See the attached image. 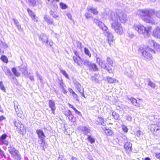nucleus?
Masks as SVG:
<instances>
[{"instance_id":"5701e85b","label":"nucleus","mask_w":160,"mask_h":160,"mask_svg":"<svg viewBox=\"0 0 160 160\" xmlns=\"http://www.w3.org/2000/svg\"><path fill=\"white\" fill-rule=\"evenodd\" d=\"M73 58L75 62H76L78 65L81 66L82 64V60L81 59L80 57H79V58H78L77 57L74 56Z\"/></svg>"},{"instance_id":"72a5a7b5","label":"nucleus","mask_w":160,"mask_h":160,"mask_svg":"<svg viewBox=\"0 0 160 160\" xmlns=\"http://www.w3.org/2000/svg\"><path fill=\"white\" fill-rule=\"evenodd\" d=\"M12 71L16 76L18 77L20 76V73L17 72L16 69L15 68H13L12 69Z\"/></svg>"},{"instance_id":"a211bd4d","label":"nucleus","mask_w":160,"mask_h":160,"mask_svg":"<svg viewBox=\"0 0 160 160\" xmlns=\"http://www.w3.org/2000/svg\"><path fill=\"white\" fill-rule=\"evenodd\" d=\"M38 143L41 145L42 149L44 150L45 147L47 146V143L45 141V138H38Z\"/></svg>"},{"instance_id":"37998d69","label":"nucleus","mask_w":160,"mask_h":160,"mask_svg":"<svg viewBox=\"0 0 160 160\" xmlns=\"http://www.w3.org/2000/svg\"><path fill=\"white\" fill-rule=\"evenodd\" d=\"M84 52L85 54L88 55L89 57H90L91 56V54L90 52L88 49L86 48H84Z\"/></svg>"},{"instance_id":"09e8293b","label":"nucleus","mask_w":160,"mask_h":160,"mask_svg":"<svg viewBox=\"0 0 160 160\" xmlns=\"http://www.w3.org/2000/svg\"><path fill=\"white\" fill-rule=\"evenodd\" d=\"M154 48L157 52L160 53V45L159 44L157 43L156 44Z\"/></svg>"},{"instance_id":"b1692460","label":"nucleus","mask_w":160,"mask_h":160,"mask_svg":"<svg viewBox=\"0 0 160 160\" xmlns=\"http://www.w3.org/2000/svg\"><path fill=\"white\" fill-rule=\"evenodd\" d=\"M44 20L46 21L47 23L49 24H53V20L52 18L48 17L47 16H45L44 17Z\"/></svg>"},{"instance_id":"412c9836","label":"nucleus","mask_w":160,"mask_h":160,"mask_svg":"<svg viewBox=\"0 0 160 160\" xmlns=\"http://www.w3.org/2000/svg\"><path fill=\"white\" fill-rule=\"evenodd\" d=\"M125 148L128 152H131L132 150V144L127 142L124 144Z\"/></svg>"},{"instance_id":"052dcab7","label":"nucleus","mask_w":160,"mask_h":160,"mask_svg":"<svg viewBox=\"0 0 160 160\" xmlns=\"http://www.w3.org/2000/svg\"><path fill=\"white\" fill-rule=\"evenodd\" d=\"M102 60L99 57H97L96 59V62L98 64H99L102 61Z\"/></svg>"},{"instance_id":"473e14b6","label":"nucleus","mask_w":160,"mask_h":160,"mask_svg":"<svg viewBox=\"0 0 160 160\" xmlns=\"http://www.w3.org/2000/svg\"><path fill=\"white\" fill-rule=\"evenodd\" d=\"M82 61L84 65L87 66L88 67L90 65V64L91 63V62H90L88 60L86 59H82Z\"/></svg>"},{"instance_id":"f8f14e48","label":"nucleus","mask_w":160,"mask_h":160,"mask_svg":"<svg viewBox=\"0 0 160 160\" xmlns=\"http://www.w3.org/2000/svg\"><path fill=\"white\" fill-rule=\"evenodd\" d=\"M16 102L14 101V108L15 110V111L16 112V113L18 115V116L21 118H22L23 117V113L21 109L18 108V106H16L15 104V102Z\"/></svg>"},{"instance_id":"f03ea898","label":"nucleus","mask_w":160,"mask_h":160,"mask_svg":"<svg viewBox=\"0 0 160 160\" xmlns=\"http://www.w3.org/2000/svg\"><path fill=\"white\" fill-rule=\"evenodd\" d=\"M108 15L110 20L112 21H117L119 20L122 23H124L127 20L126 14L120 10H117L115 13L112 11H109Z\"/></svg>"},{"instance_id":"e2e57ef3","label":"nucleus","mask_w":160,"mask_h":160,"mask_svg":"<svg viewBox=\"0 0 160 160\" xmlns=\"http://www.w3.org/2000/svg\"><path fill=\"white\" fill-rule=\"evenodd\" d=\"M122 129L123 131L125 132H127L128 131V129L127 127L125 125H123L122 126Z\"/></svg>"},{"instance_id":"2f4dec72","label":"nucleus","mask_w":160,"mask_h":160,"mask_svg":"<svg viewBox=\"0 0 160 160\" xmlns=\"http://www.w3.org/2000/svg\"><path fill=\"white\" fill-rule=\"evenodd\" d=\"M130 100L133 105L135 106H138L139 104L137 100L136 99L134 98H131L130 99Z\"/></svg>"},{"instance_id":"e433bc0d","label":"nucleus","mask_w":160,"mask_h":160,"mask_svg":"<svg viewBox=\"0 0 160 160\" xmlns=\"http://www.w3.org/2000/svg\"><path fill=\"white\" fill-rule=\"evenodd\" d=\"M148 43L150 46L153 47L154 48L155 47V46H156V44L157 43L156 42H154V40H149L148 41Z\"/></svg>"},{"instance_id":"c85d7f7f","label":"nucleus","mask_w":160,"mask_h":160,"mask_svg":"<svg viewBox=\"0 0 160 160\" xmlns=\"http://www.w3.org/2000/svg\"><path fill=\"white\" fill-rule=\"evenodd\" d=\"M68 105L70 108H72L74 110L76 114H77L79 116L81 115L82 114L80 112L78 111L75 108H74L72 105L70 103H68Z\"/></svg>"},{"instance_id":"774afa93","label":"nucleus","mask_w":160,"mask_h":160,"mask_svg":"<svg viewBox=\"0 0 160 160\" xmlns=\"http://www.w3.org/2000/svg\"><path fill=\"white\" fill-rule=\"evenodd\" d=\"M156 17L158 18H160V11L157 12L155 13Z\"/></svg>"},{"instance_id":"f257e3e1","label":"nucleus","mask_w":160,"mask_h":160,"mask_svg":"<svg viewBox=\"0 0 160 160\" xmlns=\"http://www.w3.org/2000/svg\"><path fill=\"white\" fill-rule=\"evenodd\" d=\"M154 13V10L149 8L139 9L137 12V14L145 22L154 24L156 22L152 19L151 16Z\"/></svg>"},{"instance_id":"6e6d98bb","label":"nucleus","mask_w":160,"mask_h":160,"mask_svg":"<svg viewBox=\"0 0 160 160\" xmlns=\"http://www.w3.org/2000/svg\"><path fill=\"white\" fill-rule=\"evenodd\" d=\"M74 83L77 89L81 86L80 83L76 81L75 82H74Z\"/></svg>"},{"instance_id":"a19ab883","label":"nucleus","mask_w":160,"mask_h":160,"mask_svg":"<svg viewBox=\"0 0 160 160\" xmlns=\"http://www.w3.org/2000/svg\"><path fill=\"white\" fill-rule=\"evenodd\" d=\"M112 115L114 118L116 120H118L119 117V115L115 112H112Z\"/></svg>"},{"instance_id":"cd10ccee","label":"nucleus","mask_w":160,"mask_h":160,"mask_svg":"<svg viewBox=\"0 0 160 160\" xmlns=\"http://www.w3.org/2000/svg\"><path fill=\"white\" fill-rule=\"evenodd\" d=\"M103 130L105 131V133L108 136H111L113 134V132L112 130L107 129L106 128H104Z\"/></svg>"},{"instance_id":"423d86ee","label":"nucleus","mask_w":160,"mask_h":160,"mask_svg":"<svg viewBox=\"0 0 160 160\" xmlns=\"http://www.w3.org/2000/svg\"><path fill=\"white\" fill-rule=\"evenodd\" d=\"M111 23V27L118 33L121 34L123 32V29L120 23L117 21H113Z\"/></svg>"},{"instance_id":"0e129e2a","label":"nucleus","mask_w":160,"mask_h":160,"mask_svg":"<svg viewBox=\"0 0 160 160\" xmlns=\"http://www.w3.org/2000/svg\"><path fill=\"white\" fill-rule=\"evenodd\" d=\"M77 90L80 93L84 92L83 88L82 86L78 88Z\"/></svg>"},{"instance_id":"5fc2aeb1","label":"nucleus","mask_w":160,"mask_h":160,"mask_svg":"<svg viewBox=\"0 0 160 160\" xmlns=\"http://www.w3.org/2000/svg\"><path fill=\"white\" fill-rule=\"evenodd\" d=\"M60 5L61 7V8L62 9H65L67 8V5L62 3H60Z\"/></svg>"},{"instance_id":"9d476101","label":"nucleus","mask_w":160,"mask_h":160,"mask_svg":"<svg viewBox=\"0 0 160 160\" xmlns=\"http://www.w3.org/2000/svg\"><path fill=\"white\" fill-rule=\"evenodd\" d=\"M151 130L153 131L154 134L158 136L160 134V126L157 125H154L152 126Z\"/></svg>"},{"instance_id":"8fccbe9b","label":"nucleus","mask_w":160,"mask_h":160,"mask_svg":"<svg viewBox=\"0 0 160 160\" xmlns=\"http://www.w3.org/2000/svg\"><path fill=\"white\" fill-rule=\"evenodd\" d=\"M71 112L69 110L65 111L64 113L65 115L67 117H68L71 114Z\"/></svg>"},{"instance_id":"c03bdc74","label":"nucleus","mask_w":160,"mask_h":160,"mask_svg":"<svg viewBox=\"0 0 160 160\" xmlns=\"http://www.w3.org/2000/svg\"><path fill=\"white\" fill-rule=\"evenodd\" d=\"M60 72L65 77L68 79L69 77L68 74L66 73L65 71L64 70H62L60 69Z\"/></svg>"},{"instance_id":"ddd939ff","label":"nucleus","mask_w":160,"mask_h":160,"mask_svg":"<svg viewBox=\"0 0 160 160\" xmlns=\"http://www.w3.org/2000/svg\"><path fill=\"white\" fill-rule=\"evenodd\" d=\"M2 69L5 72V74L8 76V77L12 78L13 79L14 78L13 74L11 72L10 69L7 67L4 66Z\"/></svg>"},{"instance_id":"7ed1b4c3","label":"nucleus","mask_w":160,"mask_h":160,"mask_svg":"<svg viewBox=\"0 0 160 160\" xmlns=\"http://www.w3.org/2000/svg\"><path fill=\"white\" fill-rule=\"evenodd\" d=\"M9 146L8 151L12 157L15 160H21L22 158L18 151L12 145L10 144Z\"/></svg>"},{"instance_id":"ea45409f","label":"nucleus","mask_w":160,"mask_h":160,"mask_svg":"<svg viewBox=\"0 0 160 160\" xmlns=\"http://www.w3.org/2000/svg\"><path fill=\"white\" fill-rule=\"evenodd\" d=\"M152 29V27L151 26H149L147 27V28H145V31L146 32H147V35H144V37H148L149 36V32Z\"/></svg>"},{"instance_id":"c756f323","label":"nucleus","mask_w":160,"mask_h":160,"mask_svg":"<svg viewBox=\"0 0 160 160\" xmlns=\"http://www.w3.org/2000/svg\"><path fill=\"white\" fill-rule=\"evenodd\" d=\"M147 81L148 82V85L150 86V87L152 88H155V84L153 82L151 81L150 80V79H148Z\"/></svg>"},{"instance_id":"f3484780","label":"nucleus","mask_w":160,"mask_h":160,"mask_svg":"<svg viewBox=\"0 0 160 160\" xmlns=\"http://www.w3.org/2000/svg\"><path fill=\"white\" fill-rule=\"evenodd\" d=\"M13 123L19 130L22 131V128H23V126L21 122L18 121H13Z\"/></svg>"},{"instance_id":"603ef678","label":"nucleus","mask_w":160,"mask_h":160,"mask_svg":"<svg viewBox=\"0 0 160 160\" xmlns=\"http://www.w3.org/2000/svg\"><path fill=\"white\" fill-rule=\"evenodd\" d=\"M126 120L129 121H131L132 120V117L129 114H127L125 116Z\"/></svg>"},{"instance_id":"4c0bfd02","label":"nucleus","mask_w":160,"mask_h":160,"mask_svg":"<svg viewBox=\"0 0 160 160\" xmlns=\"http://www.w3.org/2000/svg\"><path fill=\"white\" fill-rule=\"evenodd\" d=\"M88 11L91 12L93 13L94 14L97 15L98 14V12L97 9L94 8H91Z\"/></svg>"},{"instance_id":"1a4fd4ad","label":"nucleus","mask_w":160,"mask_h":160,"mask_svg":"<svg viewBox=\"0 0 160 160\" xmlns=\"http://www.w3.org/2000/svg\"><path fill=\"white\" fill-rule=\"evenodd\" d=\"M93 21L96 24L98 25L102 30L106 31L107 29V27L103 23L99 21L97 19L94 18Z\"/></svg>"},{"instance_id":"13d9d810","label":"nucleus","mask_w":160,"mask_h":160,"mask_svg":"<svg viewBox=\"0 0 160 160\" xmlns=\"http://www.w3.org/2000/svg\"><path fill=\"white\" fill-rule=\"evenodd\" d=\"M0 154L2 157H3L4 158H6V156L5 155L4 152L1 150L0 151Z\"/></svg>"},{"instance_id":"58836bf2","label":"nucleus","mask_w":160,"mask_h":160,"mask_svg":"<svg viewBox=\"0 0 160 160\" xmlns=\"http://www.w3.org/2000/svg\"><path fill=\"white\" fill-rule=\"evenodd\" d=\"M68 118L69 120L71 122H74L76 121L75 118L74 117V116L72 114L70 115L68 117Z\"/></svg>"},{"instance_id":"3c124183","label":"nucleus","mask_w":160,"mask_h":160,"mask_svg":"<svg viewBox=\"0 0 160 160\" xmlns=\"http://www.w3.org/2000/svg\"><path fill=\"white\" fill-rule=\"evenodd\" d=\"M36 76L37 78H38L40 80L41 82L42 83L43 79L42 78V77L39 74L38 72H36Z\"/></svg>"},{"instance_id":"bf43d9fd","label":"nucleus","mask_w":160,"mask_h":160,"mask_svg":"<svg viewBox=\"0 0 160 160\" xmlns=\"http://www.w3.org/2000/svg\"><path fill=\"white\" fill-rule=\"evenodd\" d=\"M77 48H81L82 47V43L81 42L79 41H77L76 42Z\"/></svg>"},{"instance_id":"39448f33","label":"nucleus","mask_w":160,"mask_h":160,"mask_svg":"<svg viewBox=\"0 0 160 160\" xmlns=\"http://www.w3.org/2000/svg\"><path fill=\"white\" fill-rule=\"evenodd\" d=\"M38 37L39 40L47 46H49L51 47L53 45V42L51 41L48 40V37L46 34L42 33L39 35Z\"/></svg>"},{"instance_id":"680f3d73","label":"nucleus","mask_w":160,"mask_h":160,"mask_svg":"<svg viewBox=\"0 0 160 160\" xmlns=\"http://www.w3.org/2000/svg\"><path fill=\"white\" fill-rule=\"evenodd\" d=\"M85 16L86 18L88 19L91 17V15L88 12H86L85 14Z\"/></svg>"},{"instance_id":"864d4df0","label":"nucleus","mask_w":160,"mask_h":160,"mask_svg":"<svg viewBox=\"0 0 160 160\" xmlns=\"http://www.w3.org/2000/svg\"><path fill=\"white\" fill-rule=\"evenodd\" d=\"M99 66H100L102 68H104L105 66L107 65L104 62H103V61L101 62L99 64H98Z\"/></svg>"},{"instance_id":"a878e982","label":"nucleus","mask_w":160,"mask_h":160,"mask_svg":"<svg viewBox=\"0 0 160 160\" xmlns=\"http://www.w3.org/2000/svg\"><path fill=\"white\" fill-rule=\"evenodd\" d=\"M50 15L53 18L58 19L59 16L58 15H57V13L56 12H54L52 10H51L49 12Z\"/></svg>"},{"instance_id":"20e7f679","label":"nucleus","mask_w":160,"mask_h":160,"mask_svg":"<svg viewBox=\"0 0 160 160\" xmlns=\"http://www.w3.org/2000/svg\"><path fill=\"white\" fill-rule=\"evenodd\" d=\"M150 46H148L147 47L145 50L142 51L140 50V51L141 52L143 56L146 59L148 60H151L152 58V55L148 52V51H150L153 53H155V51L152 48H151Z\"/></svg>"},{"instance_id":"c9c22d12","label":"nucleus","mask_w":160,"mask_h":160,"mask_svg":"<svg viewBox=\"0 0 160 160\" xmlns=\"http://www.w3.org/2000/svg\"><path fill=\"white\" fill-rule=\"evenodd\" d=\"M107 80L108 83H112L115 82L116 80L113 78L111 77H108L107 78Z\"/></svg>"},{"instance_id":"393cba45","label":"nucleus","mask_w":160,"mask_h":160,"mask_svg":"<svg viewBox=\"0 0 160 160\" xmlns=\"http://www.w3.org/2000/svg\"><path fill=\"white\" fill-rule=\"evenodd\" d=\"M48 105L51 109H54V108H56L55 102L53 100H50L49 101Z\"/></svg>"},{"instance_id":"338daca9","label":"nucleus","mask_w":160,"mask_h":160,"mask_svg":"<svg viewBox=\"0 0 160 160\" xmlns=\"http://www.w3.org/2000/svg\"><path fill=\"white\" fill-rule=\"evenodd\" d=\"M28 1L33 6L35 4L36 2L35 0H28Z\"/></svg>"},{"instance_id":"4468645a","label":"nucleus","mask_w":160,"mask_h":160,"mask_svg":"<svg viewBox=\"0 0 160 160\" xmlns=\"http://www.w3.org/2000/svg\"><path fill=\"white\" fill-rule=\"evenodd\" d=\"M105 35L108 38V42L110 46L112 44L113 40V37L112 34L109 31H107Z\"/></svg>"},{"instance_id":"4be33fe9","label":"nucleus","mask_w":160,"mask_h":160,"mask_svg":"<svg viewBox=\"0 0 160 160\" xmlns=\"http://www.w3.org/2000/svg\"><path fill=\"white\" fill-rule=\"evenodd\" d=\"M89 67L90 70L93 71H98L99 70L97 65L95 64L92 62Z\"/></svg>"},{"instance_id":"aec40b11","label":"nucleus","mask_w":160,"mask_h":160,"mask_svg":"<svg viewBox=\"0 0 160 160\" xmlns=\"http://www.w3.org/2000/svg\"><path fill=\"white\" fill-rule=\"evenodd\" d=\"M37 134L38 138H45L46 136L43 131L40 129H37L36 131Z\"/></svg>"},{"instance_id":"bb28decb","label":"nucleus","mask_w":160,"mask_h":160,"mask_svg":"<svg viewBox=\"0 0 160 160\" xmlns=\"http://www.w3.org/2000/svg\"><path fill=\"white\" fill-rule=\"evenodd\" d=\"M104 119L101 117H98V120L95 121V123L97 125L103 124L104 123Z\"/></svg>"},{"instance_id":"6e6552de","label":"nucleus","mask_w":160,"mask_h":160,"mask_svg":"<svg viewBox=\"0 0 160 160\" xmlns=\"http://www.w3.org/2000/svg\"><path fill=\"white\" fill-rule=\"evenodd\" d=\"M7 137V135L5 133L3 134L1 136H0V145L4 144L6 146L8 145V141L5 140Z\"/></svg>"},{"instance_id":"4d7b16f0","label":"nucleus","mask_w":160,"mask_h":160,"mask_svg":"<svg viewBox=\"0 0 160 160\" xmlns=\"http://www.w3.org/2000/svg\"><path fill=\"white\" fill-rule=\"evenodd\" d=\"M0 88L2 90L5 91V89L2 82H0Z\"/></svg>"},{"instance_id":"7c9ffc66","label":"nucleus","mask_w":160,"mask_h":160,"mask_svg":"<svg viewBox=\"0 0 160 160\" xmlns=\"http://www.w3.org/2000/svg\"><path fill=\"white\" fill-rule=\"evenodd\" d=\"M107 63L108 65L113 66V60L110 57H108L107 59Z\"/></svg>"},{"instance_id":"dca6fc26","label":"nucleus","mask_w":160,"mask_h":160,"mask_svg":"<svg viewBox=\"0 0 160 160\" xmlns=\"http://www.w3.org/2000/svg\"><path fill=\"white\" fill-rule=\"evenodd\" d=\"M78 129L83 132L85 135H87L90 132V129L86 127L80 126L78 127Z\"/></svg>"},{"instance_id":"9b49d317","label":"nucleus","mask_w":160,"mask_h":160,"mask_svg":"<svg viewBox=\"0 0 160 160\" xmlns=\"http://www.w3.org/2000/svg\"><path fill=\"white\" fill-rule=\"evenodd\" d=\"M152 35L155 38L160 39V27H157L154 29Z\"/></svg>"},{"instance_id":"2eb2a0df","label":"nucleus","mask_w":160,"mask_h":160,"mask_svg":"<svg viewBox=\"0 0 160 160\" xmlns=\"http://www.w3.org/2000/svg\"><path fill=\"white\" fill-rule=\"evenodd\" d=\"M19 70L21 71L22 73L24 75L28 73V70L27 68V65L25 64H23L21 66L18 67Z\"/></svg>"},{"instance_id":"f704fd0d","label":"nucleus","mask_w":160,"mask_h":160,"mask_svg":"<svg viewBox=\"0 0 160 160\" xmlns=\"http://www.w3.org/2000/svg\"><path fill=\"white\" fill-rule=\"evenodd\" d=\"M105 70H107L108 72L110 73H113V70L112 68H111L109 66L106 65L104 68Z\"/></svg>"},{"instance_id":"79ce46f5","label":"nucleus","mask_w":160,"mask_h":160,"mask_svg":"<svg viewBox=\"0 0 160 160\" xmlns=\"http://www.w3.org/2000/svg\"><path fill=\"white\" fill-rule=\"evenodd\" d=\"M12 20L14 21L15 24L17 26L18 28V29L20 28H21V25L19 24L18 21L14 18H13Z\"/></svg>"},{"instance_id":"69168bd1","label":"nucleus","mask_w":160,"mask_h":160,"mask_svg":"<svg viewBox=\"0 0 160 160\" xmlns=\"http://www.w3.org/2000/svg\"><path fill=\"white\" fill-rule=\"evenodd\" d=\"M154 155L157 158L160 159V153H154Z\"/></svg>"},{"instance_id":"49530a36","label":"nucleus","mask_w":160,"mask_h":160,"mask_svg":"<svg viewBox=\"0 0 160 160\" xmlns=\"http://www.w3.org/2000/svg\"><path fill=\"white\" fill-rule=\"evenodd\" d=\"M88 140L90 142V143L92 144L95 142V140L94 138H92L91 136L88 135V137L87 138Z\"/></svg>"},{"instance_id":"a18cd8bd","label":"nucleus","mask_w":160,"mask_h":160,"mask_svg":"<svg viewBox=\"0 0 160 160\" xmlns=\"http://www.w3.org/2000/svg\"><path fill=\"white\" fill-rule=\"evenodd\" d=\"M1 60H2L3 62H6V63H7L8 62V59L5 56H2L1 57Z\"/></svg>"},{"instance_id":"0eeeda50","label":"nucleus","mask_w":160,"mask_h":160,"mask_svg":"<svg viewBox=\"0 0 160 160\" xmlns=\"http://www.w3.org/2000/svg\"><path fill=\"white\" fill-rule=\"evenodd\" d=\"M133 30L136 31L139 34H142L147 35V32L145 31V28L143 26L140 24H135L133 27Z\"/></svg>"},{"instance_id":"de8ad7c7","label":"nucleus","mask_w":160,"mask_h":160,"mask_svg":"<svg viewBox=\"0 0 160 160\" xmlns=\"http://www.w3.org/2000/svg\"><path fill=\"white\" fill-rule=\"evenodd\" d=\"M124 74L126 75L128 77L130 78H132L133 76L132 73V72H131V73H129L127 71H126L125 72Z\"/></svg>"},{"instance_id":"6ab92c4d","label":"nucleus","mask_w":160,"mask_h":160,"mask_svg":"<svg viewBox=\"0 0 160 160\" xmlns=\"http://www.w3.org/2000/svg\"><path fill=\"white\" fill-rule=\"evenodd\" d=\"M27 11L30 16L33 19L34 21L37 22L38 20L37 17L35 16L34 13L29 8H28L27 9Z\"/></svg>"}]
</instances>
